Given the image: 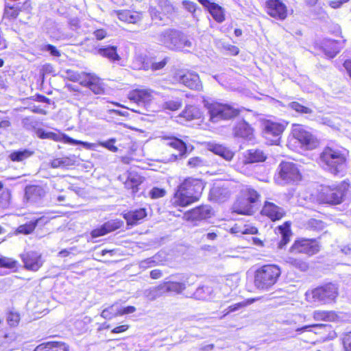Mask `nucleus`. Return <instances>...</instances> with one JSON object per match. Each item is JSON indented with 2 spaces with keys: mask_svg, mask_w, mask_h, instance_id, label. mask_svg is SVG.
Returning <instances> with one entry per match:
<instances>
[{
  "mask_svg": "<svg viewBox=\"0 0 351 351\" xmlns=\"http://www.w3.org/2000/svg\"><path fill=\"white\" fill-rule=\"evenodd\" d=\"M203 189L201 180L192 178L185 179L174 193L173 203L178 206H186L199 199Z\"/></svg>",
  "mask_w": 351,
  "mask_h": 351,
  "instance_id": "obj_1",
  "label": "nucleus"
},
{
  "mask_svg": "<svg viewBox=\"0 0 351 351\" xmlns=\"http://www.w3.org/2000/svg\"><path fill=\"white\" fill-rule=\"evenodd\" d=\"M347 150L326 147L320 154L322 167L331 174H342L347 166Z\"/></svg>",
  "mask_w": 351,
  "mask_h": 351,
  "instance_id": "obj_2",
  "label": "nucleus"
},
{
  "mask_svg": "<svg viewBox=\"0 0 351 351\" xmlns=\"http://www.w3.org/2000/svg\"><path fill=\"white\" fill-rule=\"evenodd\" d=\"M281 273V269L277 265L267 264L260 267L254 273V287L262 291L271 290L278 281Z\"/></svg>",
  "mask_w": 351,
  "mask_h": 351,
  "instance_id": "obj_3",
  "label": "nucleus"
},
{
  "mask_svg": "<svg viewBox=\"0 0 351 351\" xmlns=\"http://www.w3.org/2000/svg\"><path fill=\"white\" fill-rule=\"evenodd\" d=\"M157 40L165 47L176 51L187 50V48H191L193 45L187 35L173 29H167L161 32Z\"/></svg>",
  "mask_w": 351,
  "mask_h": 351,
  "instance_id": "obj_4",
  "label": "nucleus"
},
{
  "mask_svg": "<svg viewBox=\"0 0 351 351\" xmlns=\"http://www.w3.org/2000/svg\"><path fill=\"white\" fill-rule=\"evenodd\" d=\"M350 186L348 180H345L338 185L327 186L322 189L319 193V200L324 204H341Z\"/></svg>",
  "mask_w": 351,
  "mask_h": 351,
  "instance_id": "obj_5",
  "label": "nucleus"
},
{
  "mask_svg": "<svg viewBox=\"0 0 351 351\" xmlns=\"http://www.w3.org/2000/svg\"><path fill=\"white\" fill-rule=\"evenodd\" d=\"M301 178L302 175L297 164L282 161L278 167L275 181L278 184L285 185L297 182Z\"/></svg>",
  "mask_w": 351,
  "mask_h": 351,
  "instance_id": "obj_6",
  "label": "nucleus"
},
{
  "mask_svg": "<svg viewBox=\"0 0 351 351\" xmlns=\"http://www.w3.org/2000/svg\"><path fill=\"white\" fill-rule=\"evenodd\" d=\"M210 115V121L213 123H218L221 120H229L239 114V110L228 104L218 102H205Z\"/></svg>",
  "mask_w": 351,
  "mask_h": 351,
  "instance_id": "obj_7",
  "label": "nucleus"
},
{
  "mask_svg": "<svg viewBox=\"0 0 351 351\" xmlns=\"http://www.w3.org/2000/svg\"><path fill=\"white\" fill-rule=\"evenodd\" d=\"M307 297L310 295L313 302L322 304H329L335 301L338 295V287L337 285L329 282L317 287L311 291V293H306Z\"/></svg>",
  "mask_w": 351,
  "mask_h": 351,
  "instance_id": "obj_8",
  "label": "nucleus"
},
{
  "mask_svg": "<svg viewBox=\"0 0 351 351\" xmlns=\"http://www.w3.org/2000/svg\"><path fill=\"white\" fill-rule=\"evenodd\" d=\"M292 134L306 149H313L319 144L317 138L304 125L293 124Z\"/></svg>",
  "mask_w": 351,
  "mask_h": 351,
  "instance_id": "obj_9",
  "label": "nucleus"
},
{
  "mask_svg": "<svg viewBox=\"0 0 351 351\" xmlns=\"http://www.w3.org/2000/svg\"><path fill=\"white\" fill-rule=\"evenodd\" d=\"M287 123L274 122L269 120L263 123V136L271 145H278Z\"/></svg>",
  "mask_w": 351,
  "mask_h": 351,
  "instance_id": "obj_10",
  "label": "nucleus"
},
{
  "mask_svg": "<svg viewBox=\"0 0 351 351\" xmlns=\"http://www.w3.org/2000/svg\"><path fill=\"white\" fill-rule=\"evenodd\" d=\"M319 251V245L315 239H300L294 242L290 248L292 253H304L313 255Z\"/></svg>",
  "mask_w": 351,
  "mask_h": 351,
  "instance_id": "obj_11",
  "label": "nucleus"
},
{
  "mask_svg": "<svg viewBox=\"0 0 351 351\" xmlns=\"http://www.w3.org/2000/svg\"><path fill=\"white\" fill-rule=\"evenodd\" d=\"M213 215V210L210 206L203 205L197 206L184 214L187 221L194 222V225L203 220L209 219Z\"/></svg>",
  "mask_w": 351,
  "mask_h": 351,
  "instance_id": "obj_12",
  "label": "nucleus"
},
{
  "mask_svg": "<svg viewBox=\"0 0 351 351\" xmlns=\"http://www.w3.org/2000/svg\"><path fill=\"white\" fill-rule=\"evenodd\" d=\"M265 8L269 16L278 20H285L287 16V6L280 0H267Z\"/></svg>",
  "mask_w": 351,
  "mask_h": 351,
  "instance_id": "obj_13",
  "label": "nucleus"
},
{
  "mask_svg": "<svg viewBox=\"0 0 351 351\" xmlns=\"http://www.w3.org/2000/svg\"><path fill=\"white\" fill-rule=\"evenodd\" d=\"M153 91L145 89H137L131 92L129 99L134 101L138 107L147 108L153 99Z\"/></svg>",
  "mask_w": 351,
  "mask_h": 351,
  "instance_id": "obj_14",
  "label": "nucleus"
},
{
  "mask_svg": "<svg viewBox=\"0 0 351 351\" xmlns=\"http://www.w3.org/2000/svg\"><path fill=\"white\" fill-rule=\"evenodd\" d=\"M177 79L180 84L191 90L199 91L202 89V84L199 77L195 72L187 71L182 74H178Z\"/></svg>",
  "mask_w": 351,
  "mask_h": 351,
  "instance_id": "obj_15",
  "label": "nucleus"
},
{
  "mask_svg": "<svg viewBox=\"0 0 351 351\" xmlns=\"http://www.w3.org/2000/svg\"><path fill=\"white\" fill-rule=\"evenodd\" d=\"M345 40H336L325 38L321 43V49L324 53L329 58H335L343 47Z\"/></svg>",
  "mask_w": 351,
  "mask_h": 351,
  "instance_id": "obj_16",
  "label": "nucleus"
},
{
  "mask_svg": "<svg viewBox=\"0 0 351 351\" xmlns=\"http://www.w3.org/2000/svg\"><path fill=\"white\" fill-rule=\"evenodd\" d=\"M91 53L106 58L111 62H116L121 60L117 53V47L114 45H98L92 49Z\"/></svg>",
  "mask_w": 351,
  "mask_h": 351,
  "instance_id": "obj_17",
  "label": "nucleus"
},
{
  "mask_svg": "<svg viewBox=\"0 0 351 351\" xmlns=\"http://www.w3.org/2000/svg\"><path fill=\"white\" fill-rule=\"evenodd\" d=\"M25 267L28 270L37 271L43 265L41 255L36 252L30 251L21 255Z\"/></svg>",
  "mask_w": 351,
  "mask_h": 351,
  "instance_id": "obj_18",
  "label": "nucleus"
},
{
  "mask_svg": "<svg viewBox=\"0 0 351 351\" xmlns=\"http://www.w3.org/2000/svg\"><path fill=\"white\" fill-rule=\"evenodd\" d=\"M36 134L40 138H42V139L48 138V139H52V140H54L56 141H60V140H64V142L70 143V144L75 145V144L81 143L84 145V147H88V143L81 142L79 141L74 140L64 134L55 133V132H46L43 129H38L36 132Z\"/></svg>",
  "mask_w": 351,
  "mask_h": 351,
  "instance_id": "obj_19",
  "label": "nucleus"
},
{
  "mask_svg": "<svg viewBox=\"0 0 351 351\" xmlns=\"http://www.w3.org/2000/svg\"><path fill=\"white\" fill-rule=\"evenodd\" d=\"M261 213L268 217L271 221L281 219L286 214L285 209L273 202L266 201L264 204Z\"/></svg>",
  "mask_w": 351,
  "mask_h": 351,
  "instance_id": "obj_20",
  "label": "nucleus"
},
{
  "mask_svg": "<svg viewBox=\"0 0 351 351\" xmlns=\"http://www.w3.org/2000/svg\"><path fill=\"white\" fill-rule=\"evenodd\" d=\"M204 6L217 23H222L225 20L224 9L210 0H197Z\"/></svg>",
  "mask_w": 351,
  "mask_h": 351,
  "instance_id": "obj_21",
  "label": "nucleus"
},
{
  "mask_svg": "<svg viewBox=\"0 0 351 351\" xmlns=\"http://www.w3.org/2000/svg\"><path fill=\"white\" fill-rule=\"evenodd\" d=\"M233 132L235 137L247 141H251L254 136L252 128L244 120L237 123L234 127Z\"/></svg>",
  "mask_w": 351,
  "mask_h": 351,
  "instance_id": "obj_22",
  "label": "nucleus"
},
{
  "mask_svg": "<svg viewBox=\"0 0 351 351\" xmlns=\"http://www.w3.org/2000/svg\"><path fill=\"white\" fill-rule=\"evenodd\" d=\"M145 178L138 173L130 171L128 173L127 179L124 182L125 187L132 190L133 195H136L138 192V186L143 182Z\"/></svg>",
  "mask_w": 351,
  "mask_h": 351,
  "instance_id": "obj_23",
  "label": "nucleus"
},
{
  "mask_svg": "<svg viewBox=\"0 0 351 351\" xmlns=\"http://www.w3.org/2000/svg\"><path fill=\"white\" fill-rule=\"evenodd\" d=\"M46 191L43 186L37 185L27 186L25 191V198L27 202H36L43 198Z\"/></svg>",
  "mask_w": 351,
  "mask_h": 351,
  "instance_id": "obj_24",
  "label": "nucleus"
},
{
  "mask_svg": "<svg viewBox=\"0 0 351 351\" xmlns=\"http://www.w3.org/2000/svg\"><path fill=\"white\" fill-rule=\"evenodd\" d=\"M165 294L167 293H174L180 294L186 288L187 285L186 280L177 281L169 280L162 283Z\"/></svg>",
  "mask_w": 351,
  "mask_h": 351,
  "instance_id": "obj_25",
  "label": "nucleus"
},
{
  "mask_svg": "<svg viewBox=\"0 0 351 351\" xmlns=\"http://www.w3.org/2000/svg\"><path fill=\"white\" fill-rule=\"evenodd\" d=\"M168 140L167 145L180 152L178 155L172 154L170 160H176L178 158H182L186 156L187 146L182 140L176 137L169 138Z\"/></svg>",
  "mask_w": 351,
  "mask_h": 351,
  "instance_id": "obj_26",
  "label": "nucleus"
},
{
  "mask_svg": "<svg viewBox=\"0 0 351 351\" xmlns=\"http://www.w3.org/2000/svg\"><path fill=\"white\" fill-rule=\"evenodd\" d=\"M147 216V212L145 208H139L134 210H130L124 214V219L128 225L135 226L140 223Z\"/></svg>",
  "mask_w": 351,
  "mask_h": 351,
  "instance_id": "obj_27",
  "label": "nucleus"
},
{
  "mask_svg": "<svg viewBox=\"0 0 351 351\" xmlns=\"http://www.w3.org/2000/svg\"><path fill=\"white\" fill-rule=\"evenodd\" d=\"M208 150L228 161L231 160L234 156V153L230 149L220 144L210 143Z\"/></svg>",
  "mask_w": 351,
  "mask_h": 351,
  "instance_id": "obj_28",
  "label": "nucleus"
},
{
  "mask_svg": "<svg viewBox=\"0 0 351 351\" xmlns=\"http://www.w3.org/2000/svg\"><path fill=\"white\" fill-rule=\"evenodd\" d=\"M34 351H69V346L61 341H47L36 346Z\"/></svg>",
  "mask_w": 351,
  "mask_h": 351,
  "instance_id": "obj_29",
  "label": "nucleus"
},
{
  "mask_svg": "<svg viewBox=\"0 0 351 351\" xmlns=\"http://www.w3.org/2000/svg\"><path fill=\"white\" fill-rule=\"evenodd\" d=\"M121 227L119 221H108L101 226V228L93 230L91 232L92 238H96L105 235L110 232L116 230Z\"/></svg>",
  "mask_w": 351,
  "mask_h": 351,
  "instance_id": "obj_30",
  "label": "nucleus"
},
{
  "mask_svg": "<svg viewBox=\"0 0 351 351\" xmlns=\"http://www.w3.org/2000/svg\"><path fill=\"white\" fill-rule=\"evenodd\" d=\"M278 230L280 234V240L278 242V248L283 249L290 241L291 231L289 222H285L283 226L278 227Z\"/></svg>",
  "mask_w": 351,
  "mask_h": 351,
  "instance_id": "obj_31",
  "label": "nucleus"
},
{
  "mask_svg": "<svg viewBox=\"0 0 351 351\" xmlns=\"http://www.w3.org/2000/svg\"><path fill=\"white\" fill-rule=\"evenodd\" d=\"M89 90L95 95H101L105 92V84L94 73H89Z\"/></svg>",
  "mask_w": 351,
  "mask_h": 351,
  "instance_id": "obj_32",
  "label": "nucleus"
},
{
  "mask_svg": "<svg viewBox=\"0 0 351 351\" xmlns=\"http://www.w3.org/2000/svg\"><path fill=\"white\" fill-rule=\"evenodd\" d=\"M245 158L247 163H255L265 161L267 156L261 149H250L246 152Z\"/></svg>",
  "mask_w": 351,
  "mask_h": 351,
  "instance_id": "obj_33",
  "label": "nucleus"
},
{
  "mask_svg": "<svg viewBox=\"0 0 351 351\" xmlns=\"http://www.w3.org/2000/svg\"><path fill=\"white\" fill-rule=\"evenodd\" d=\"M303 99H299L298 101H291L287 104V108L295 111L299 114H312L313 110L310 107L303 104Z\"/></svg>",
  "mask_w": 351,
  "mask_h": 351,
  "instance_id": "obj_34",
  "label": "nucleus"
},
{
  "mask_svg": "<svg viewBox=\"0 0 351 351\" xmlns=\"http://www.w3.org/2000/svg\"><path fill=\"white\" fill-rule=\"evenodd\" d=\"M234 213L240 215H250L254 213L253 206L243 199L237 200L232 206Z\"/></svg>",
  "mask_w": 351,
  "mask_h": 351,
  "instance_id": "obj_35",
  "label": "nucleus"
},
{
  "mask_svg": "<svg viewBox=\"0 0 351 351\" xmlns=\"http://www.w3.org/2000/svg\"><path fill=\"white\" fill-rule=\"evenodd\" d=\"M180 117L184 118L186 121L200 119L202 112L200 109L193 105L186 106L184 110L180 114Z\"/></svg>",
  "mask_w": 351,
  "mask_h": 351,
  "instance_id": "obj_36",
  "label": "nucleus"
},
{
  "mask_svg": "<svg viewBox=\"0 0 351 351\" xmlns=\"http://www.w3.org/2000/svg\"><path fill=\"white\" fill-rule=\"evenodd\" d=\"M117 16L119 20L128 23H136L141 19V15L138 12L128 10L118 11Z\"/></svg>",
  "mask_w": 351,
  "mask_h": 351,
  "instance_id": "obj_37",
  "label": "nucleus"
},
{
  "mask_svg": "<svg viewBox=\"0 0 351 351\" xmlns=\"http://www.w3.org/2000/svg\"><path fill=\"white\" fill-rule=\"evenodd\" d=\"M45 219L44 217H39L34 220H32L25 224L19 226L16 232V234H29L34 232L38 223Z\"/></svg>",
  "mask_w": 351,
  "mask_h": 351,
  "instance_id": "obj_38",
  "label": "nucleus"
},
{
  "mask_svg": "<svg viewBox=\"0 0 351 351\" xmlns=\"http://www.w3.org/2000/svg\"><path fill=\"white\" fill-rule=\"evenodd\" d=\"M76 160L74 156H65L55 158L51 162L52 168H68L75 165Z\"/></svg>",
  "mask_w": 351,
  "mask_h": 351,
  "instance_id": "obj_39",
  "label": "nucleus"
},
{
  "mask_svg": "<svg viewBox=\"0 0 351 351\" xmlns=\"http://www.w3.org/2000/svg\"><path fill=\"white\" fill-rule=\"evenodd\" d=\"M33 154L34 152L28 149L15 150L10 154L9 158L13 162H23Z\"/></svg>",
  "mask_w": 351,
  "mask_h": 351,
  "instance_id": "obj_40",
  "label": "nucleus"
},
{
  "mask_svg": "<svg viewBox=\"0 0 351 351\" xmlns=\"http://www.w3.org/2000/svg\"><path fill=\"white\" fill-rule=\"evenodd\" d=\"M213 290L208 286L199 287L193 294V298L196 300H208L210 298Z\"/></svg>",
  "mask_w": 351,
  "mask_h": 351,
  "instance_id": "obj_41",
  "label": "nucleus"
},
{
  "mask_svg": "<svg viewBox=\"0 0 351 351\" xmlns=\"http://www.w3.org/2000/svg\"><path fill=\"white\" fill-rule=\"evenodd\" d=\"M165 294L162 283L158 286L145 290L144 295L149 300H154Z\"/></svg>",
  "mask_w": 351,
  "mask_h": 351,
  "instance_id": "obj_42",
  "label": "nucleus"
},
{
  "mask_svg": "<svg viewBox=\"0 0 351 351\" xmlns=\"http://www.w3.org/2000/svg\"><path fill=\"white\" fill-rule=\"evenodd\" d=\"M101 317L107 319H111L113 317H115L118 315H121L120 314V304H114L108 308L104 309L101 314Z\"/></svg>",
  "mask_w": 351,
  "mask_h": 351,
  "instance_id": "obj_43",
  "label": "nucleus"
},
{
  "mask_svg": "<svg viewBox=\"0 0 351 351\" xmlns=\"http://www.w3.org/2000/svg\"><path fill=\"white\" fill-rule=\"evenodd\" d=\"M325 228V223L322 220L311 219L306 223V228L313 231H321Z\"/></svg>",
  "mask_w": 351,
  "mask_h": 351,
  "instance_id": "obj_44",
  "label": "nucleus"
},
{
  "mask_svg": "<svg viewBox=\"0 0 351 351\" xmlns=\"http://www.w3.org/2000/svg\"><path fill=\"white\" fill-rule=\"evenodd\" d=\"M287 263L301 271H306L308 269V264L301 259L289 258Z\"/></svg>",
  "mask_w": 351,
  "mask_h": 351,
  "instance_id": "obj_45",
  "label": "nucleus"
},
{
  "mask_svg": "<svg viewBox=\"0 0 351 351\" xmlns=\"http://www.w3.org/2000/svg\"><path fill=\"white\" fill-rule=\"evenodd\" d=\"M245 198H243V199L247 201V202L251 205L256 203L260 197L258 193L254 189L250 188L245 189Z\"/></svg>",
  "mask_w": 351,
  "mask_h": 351,
  "instance_id": "obj_46",
  "label": "nucleus"
},
{
  "mask_svg": "<svg viewBox=\"0 0 351 351\" xmlns=\"http://www.w3.org/2000/svg\"><path fill=\"white\" fill-rule=\"evenodd\" d=\"M11 191L6 189L0 195V205L2 208H8L11 203Z\"/></svg>",
  "mask_w": 351,
  "mask_h": 351,
  "instance_id": "obj_47",
  "label": "nucleus"
},
{
  "mask_svg": "<svg viewBox=\"0 0 351 351\" xmlns=\"http://www.w3.org/2000/svg\"><path fill=\"white\" fill-rule=\"evenodd\" d=\"M182 106V100L179 98H176L175 99L168 100L165 101L162 104V107L165 109H167L171 111H175L178 110Z\"/></svg>",
  "mask_w": 351,
  "mask_h": 351,
  "instance_id": "obj_48",
  "label": "nucleus"
},
{
  "mask_svg": "<svg viewBox=\"0 0 351 351\" xmlns=\"http://www.w3.org/2000/svg\"><path fill=\"white\" fill-rule=\"evenodd\" d=\"M158 5L164 14H170L173 12V7L168 0H158Z\"/></svg>",
  "mask_w": 351,
  "mask_h": 351,
  "instance_id": "obj_49",
  "label": "nucleus"
},
{
  "mask_svg": "<svg viewBox=\"0 0 351 351\" xmlns=\"http://www.w3.org/2000/svg\"><path fill=\"white\" fill-rule=\"evenodd\" d=\"M206 165V161L198 156L191 158L187 162V165L191 168L201 167Z\"/></svg>",
  "mask_w": 351,
  "mask_h": 351,
  "instance_id": "obj_50",
  "label": "nucleus"
},
{
  "mask_svg": "<svg viewBox=\"0 0 351 351\" xmlns=\"http://www.w3.org/2000/svg\"><path fill=\"white\" fill-rule=\"evenodd\" d=\"M166 195V191L162 188L153 187L149 192V195L152 199H158L164 197Z\"/></svg>",
  "mask_w": 351,
  "mask_h": 351,
  "instance_id": "obj_51",
  "label": "nucleus"
},
{
  "mask_svg": "<svg viewBox=\"0 0 351 351\" xmlns=\"http://www.w3.org/2000/svg\"><path fill=\"white\" fill-rule=\"evenodd\" d=\"M20 321V315L16 312H10L7 316L8 324L10 326H16Z\"/></svg>",
  "mask_w": 351,
  "mask_h": 351,
  "instance_id": "obj_52",
  "label": "nucleus"
},
{
  "mask_svg": "<svg viewBox=\"0 0 351 351\" xmlns=\"http://www.w3.org/2000/svg\"><path fill=\"white\" fill-rule=\"evenodd\" d=\"M311 328H319V329H324L325 330H327L328 329H330L331 326L329 324H314V325H307L304 326L302 328H299L296 330V331L302 332L305 330H308Z\"/></svg>",
  "mask_w": 351,
  "mask_h": 351,
  "instance_id": "obj_53",
  "label": "nucleus"
},
{
  "mask_svg": "<svg viewBox=\"0 0 351 351\" xmlns=\"http://www.w3.org/2000/svg\"><path fill=\"white\" fill-rule=\"evenodd\" d=\"M16 266V262L11 258L0 256V267L13 268Z\"/></svg>",
  "mask_w": 351,
  "mask_h": 351,
  "instance_id": "obj_54",
  "label": "nucleus"
},
{
  "mask_svg": "<svg viewBox=\"0 0 351 351\" xmlns=\"http://www.w3.org/2000/svg\"><path fill=\"white\" fill-rule=\"evenodd\" d=\"M19 14V10L14 6H6L5 8L4 15L8 18H16Z\"/></svg>",
  "mask_w": 351,
  "mask_h": 351,
  "instance_id": "obj_55",
  "label": "nucleus"
},
{
  "mask_svg": "<svg viewBox=\"0 0 351 351\" xmlns=\"http://www.w3.org/2000/svg\"><path fill=\"white\" fill-rule=\"evenodd\" d=\"M116 142L115 138H110L101 143V145L112 152H117L118 148L114 145Z\"/></svg>",
  "mask_w": 351,
  "mask_h": 351,
  "instance_id": "obj_56",
  "label": "nucleus"
},
{
  "mask_svg": "<svg viewBox=\"0 0 351 351\" xmlns=\"http://www.w3.org/2000/svg\"><path fill=\"white\" fill-rule=\"evenodd\" d=\"M156 263V261H155L154 257H151L141 261L139 263V266L141 268L147 269L154 266Z\"/></svg>",
  "mask_w": 351,
  "mask_h": 351,
  "instance_id": "obj_57",
  "label": "nucleus"
},
{
  "mask_svg": "<svg viewBox=\"0 0 351 351\" xmlns=\"http://www.w3.org/2000/svg\"><path fill=\"white\" fill-rule=\"evenodd\" d=\"M250 303H251V302L243 301V302H238L234 304L230 305L228 306V313L237 311L239 310L240 308H242L246 306L247 304H249Z\"/></svg>",
  "mask_w": 351,
  "mask_h": 351,
  "instance_id": "obj_58",
  "label": "nucleus"
},
{
  "mask_svg": "<svg viewBox=\"0 0 351 351\" xmlns=\"http://www.w3.org/2000/svg\"><path fill=\"white\" fill-rule=\"evenodd\" d=\"M343 345L346 351H351V332L344 335Z\"/></svg>",
  "mask_w": 351,
  "mask_h": 351,
  "instance_id": "obj_59",
  "label": "nucleus"
},
{
  "mask_svg": "<svg viewBox=\"0 0 351 351\" xmlns=\"http://www.w3.org/2000/svg\"><path fill=\"white\" fill-rule=\"evenodd\" d=\"M167 58H165L163 60L159 62H153L151 65L152 71H157L162 69L167 63Z\"/></svg>",
  "mask_w": 351,
  "mask_h": 351,
  "instance_id": "obj_60",
  "label": "nucleus"
},
{
  "mask_svg": "<svg viewBox=\"0 0 351 351\" xmlns=\"http://www.w3.org/2000/svg\"><path fill=\"white\" fill-rule=\"evenodd\" d=\"M230 233L235 234H239V233L241 234H247L248 233V229L245 228H241V226H237L236 224L235 226H234L233 227H232L230 228Z\"/></svg>",
  "mask_w": 351,
  "mask_h": 351,
  "instance_id": "obj_61",
  "label": "nucleus"
},
{
  "mask_svg": "<svg viewBox=\"0 0 351 351\" xmlns=\"http://www.w3.org/2000/svg\"><path fill=\"white\" fill-rule=\"evenodd\" d=\"M93 34L97 40H101L106 37L107 32L104 29H99L94 31Z\"/></svg>",
  "mask_w": 351,
  "mask_h": 351,
  "instance_id": "obj_62",
  "label": "nucleus"
},
{
  "mask_svg": "<svg viewBox=\"0 0 351 351\" xmlns=\"http://www.w3.org/2000/svg\"><path fill=\"white\" fill-rule=\"evenodd\" d=\"M149 12L152 19H159L160 21H162L163 19L161 12L158 11L156 8H150Z\"/></svg>",
  "mask_w": 351,
  "mask_h": 351,
  "instance_id": "obj_63",
  "label": "nucleus"
},
{
  "mask_svg": "<svg viewBox=\"0 0 351 351\" xmlns=\"http://www.w3.org/2000/svg\"><path fill=\"white\" fill-rule=\"evenodd\" d=\"M45 49L49 51L51 56H56V57H60V52L53 46L51 45H47L45 46Z\"/></svg>",
  "mask_w": 351,
  "mask_h": 351,
  "instance_id": "obj_64",
  "label": "nucleus"
}]
</instances>
